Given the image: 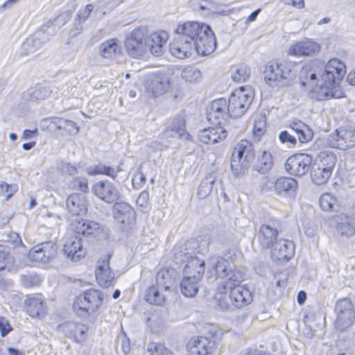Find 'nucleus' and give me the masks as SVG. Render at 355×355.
<instances>
[{
  "instance_id": "nucleus-1",
  "label": "nucleus",
  "mask_w": 355,
  "mask_h": 355,
  "mask_svg": "<svg viewBox=\"0 0 355 355\" xmlns=\"http://www.w3.org/2000/svg\"><path fill=\"white\" fill-rule=\"evenodd\" d=\"M346 73L345 64L337 58L330 60L324 67L318 66L306 81L317 101L338 98L343 96L340 83Z\"/></svg>"
},
{
  "instance_id": "nucleus-2",
  "label": "nucleus",
  "mask_w": 355,
  "mask_h": 355,
  "mask_svg": "<svg viewBox=\"0 0 355 355\" xmlns=\"http://www.w3.org/2000/svg\"><path fill=\"white\" fill-rule=\"evenodd\" d=\"M197 21H187L179 24L175 29V37L170 44L171 54L184 59L192 55L193 44L202 31V25Z\"/></svg>"
},
{
  "instance_id": "nucleus-3",
  "label": "nucleus",
  "mask_w": 355,
  "mask_h": 355,
  "mask_svg": "<svg viewBox=\"0 0 355 355\" xmlns=\"http://www.w3.org/2000/svg\"><path fill=\"white\" fill-rule=\"evenodd\" d=\"M295 67V62L291 61H270L265 67L264 80L271 87H288L295 80L297 76Z\"/></svg>"
},
{
  "instance_id": "nucleus-4",
  "label": "nucleus",
  "mask_w": 355,
  "mask_h": 355,
  "mask_svg": "<svg viewBox=\"0 0 355 355\" xmlns=\"http://www.w3.org/2000/svg\"><path fill=\"white\" fill-rule=\"evenodd\" d=\"M210 239L207 236H198L185 243L176 246L174 249L173 261L179 266V269L182 267L183 272H185L186 266L194 259H200L197 254H205L209 250Z\"/></svg>"
},
{
  "instance_id": "nucleus-5",
  "label": "nucleus",
  "mask_w": 355,
  "mask_h": 355,
  "mask_svg": "<svg viewBox=\"0 0 355 355\" xmlns=\"http://www.w3.org/2000/svg\"><path fill=\"white\" fill-rule=\"evenodd\" d=\"M211 267L215 271L216 278L222 279V285L218 288L220 293H226L229 288L240 285L244 279V275L229 260L217 257L211 259Z\"/></svg>"
},
{
  "instance_id": "nucleus-6",
  "label": "nucleus",
  "mask_w": 355,
  "mask_h": 355,
  "mask_svg": "<svg viewBox=\"0 0 355 355\" xmlns=\"http://www.w3.org/2000/svg\"><path fill=\"white\" fill-rule=\"evenodd\" d=\"M255 157L254 145L246 139H242L234 146L231 157V169L236 177L243 176Z\"/></svg>"
},
{
  "instance_id": "nucleus-7",
  "label": "nucleus",
  "mask_w": 355,
  "mask_h": 355,
  "mask_svg": "<svg viewBox=\"0 0 355 355\" xmlns=\"http://www.w3.org/2000/svg\"><path fill=\"white\" fill-rule=\"evenodd\" d=\"M205 261L194 259L186 266L184 276L180 283L182 293L187 297H192L198 291V282L205 272Z\"/></svg>"
},
{
  "instance_id": "nucleus-8",
  "label": "nucleus",
  "mask_w": 355,
  "mask_h": 355,
  "mask_svg": "<svg viewBox=\"0 0 355 355\" xmlns=\"http://www.w3.org/2000/svg\"><path fill=\"white\" fill-rule=\"evenodd\" d=\"M319 160L312 163L311 178L316 185L325 184L330 178L336 163V155L329 151L320 153Z\"/></svg>"
},
{
  "instance_id": "nucleus-9",
  "label": "nucleus",
  "mask_w": 355,
  "mask_h": 355,
  "mask_svg": "<svg viewBox=\"0 0 355 355\" xmlns=\"http://www.w3.org/2000/svg\"><path fill=\"white\" fill-rule=\"evenodd\" d=\"M103 295L96 289H89L80 294L76 299L73 309L74 312L86 317L95 313L102 305Z\"/></svg>"
},
{
  "instance_id": "nucleus-10",
  "label": "nucleus",
  "mask_w": 355,
  "mask_h": 355,
  "mask_svg": "<svg viewBox=\"0 0 355 355\" xmlns=\"http://www.w3.org/2000/svg\"><path fill=\"white\" fill-rule=\"evenodd\" d=\"M325 144L343 151L353 148L355 147V127L351 125L340 126L327 135Z\"/></svg>"
},
{
  "instance_id": "nucleus-11",
  "label": "nucleus",
  "mask_w": 355,
  "mask_h": 355,
  "mask_svg": "<svg viewBox=\"0 0 355 355\" xmlns=\"http://www.w3.org/2000/svg\"><path fill=\"white\" fill-rule=\"evenodd\" d=\"M254 96L250 88L241 87L234 90L229 98L227 103L228 112L231 118H237L243 116L251 103Z\"/></svg>"
},
{
  "instance_id": "nucleus-12",
  "label": "nucleus",
  "mask_w": 355,
  "mask_h": 355,
  "mask_svg": "<svg viewBox=\"0 0 355 355\" xmlns=\"http://www.w3.org/2000/svg\"><path fill=\"white\" fill-rule=\"evenodd\" d=\"M148 31L145 27L134 29L125 40L128 54L136 59L143 57L147 51Z\"/></svg>"
},
{
  "instance_id": "nucleus-13",
  "label": "nucleus",
  "mask_w": 355,
  "mask_h": 355,
  "mask_svg": "<svg viewBox=\"0 0 355 355\" xmlns=\"http://www.w3.org/2000/svg\"><path fill=\"white\" fill-rule=\"evenodd\" d=\"M337 318L335 327L338 331H343L349 328L355 321V310L352 301L349 298L338 300L335 306Z\"/></svg>"
},
{
  "instance_id": "nucleus-14",
  "label": "nucleus",
  "mask_w": 355,
  "mask_h": 355,
  "mask_svg": "<svg viewBox=\"0 0 355 355\" xmlns=\"http://www.w3.org/2000/svg\"><path fill=\"white\" fill-rule=\"evenodd\" d=\"M313 157L307 153H297L290 156L286 161L285 169L291 175L303 176L311 169Z\"/></svg>"
},
{
  "instance_id": "nucleus-15",
  "label": "nucleus",
  "mask_w": 355,
  "mask_h": 355,
  "mask_svg": "<svg viewBox=\"0 0 355 355\" xmlns=\"http://www.w3.org/2000/svg\"><path fill=\"white\" fill-rule=\"evenodd\" d=\"M216 48L215 35L209 25H202V31L193 44V51L202 56L212 53Z\"/></svg>"
},
{
  "instance_id": "nucleus-16",
  "label": "nucleus",
  "mask_w": 355,
  "mask_h": 355,
  "mask_svg": "<svg viewBox=\"0 0 355 355\" xmlns=\"http://www.w3.org/2000/svg\"><path fill=\"white\" fill-rule=\"evenodd\" d=\"M230 117L227 101L224 98L213 101L207 107V119L214 125L222 126Z\"/></svg>"
},
{
  "instance_id": "nucleus-17",
  "label": "nucleus",
  "mask_w": 355,
  "mask_h": 355,
  "mask_svg": "<svg viewBox=\"0 0 355 355\" xmlns=\"http://www.w3.org/2000/svg\"><path fill=\"white\" fill-rule=\"evenodd\" d=\"M58 246L52 241H46L31 248L28 252V258L35 262L48 263L51 261L58 254Z\"/></svg>"
},
{
  "instance_id": "nucleus-18",
  "label": "nucleus",
  "mask_w": 355,
  "mask_h": 355,
  "mask_svg": "<svg viewBox=\"0 0 355 355\" xmlns=\"http://www.w3.org/2000/svg\"><path fill=\"white\" fill-rule=\"evenodd\" d=\"M94 195L108 204L116 202L121 198V192L118 187L108 180L95 183L92 188Z\"/></svg>"
},
{
  "instance_id": "nucleus-19",
  "label": "nucleus",
  "mask_w": 355,
  "mask_h": 355,
  "mask_svg": "<svg viewBox=\"0 0 355 355\" xmlns=\"http://www.w3.org/2000/svg\"><path fill=\"white\" fill-rule=\"evenodd\" d=\"M169 86V77L165 71L152 73L148 76L145 81L146 89L152 93L154 98L164 94Z\"/></svg>"
},
{
  "instance_id": "nucleus-20",
  "label": "nucleus",
  "mask_w": 355,
  "mask_h": 355,
  "mask_svg": "<svg viewBox=\"0 0 355 355\" xmlns=\"http://www.w3.org/2000/svg\"><path fill=\"white\" fill-rule=\"evenodd\" d=\"M336 229L343 237L349 238L355 234V209L340 212L334 216Z\"/></svg>"
},
{
  "instance_id": "nucleus-21",
  "label": "nucleus",
  "mask_w": 355,
  "mask_h": 355,
  "mask_svg": "<svg viewBox=\"0 0 355 355\" xmlns=\"http://www.w3.org/2000/svg\"><path fill=\"white\" fill-rule=\"evenodd\" d=\"M57 328L76 343H83L87 339L88 327L85 324L68 321L59 324Z\"/></svg>"
},
{
  "instance_id": "nucleus-22",
  "label": "nucleus",
  "mask_w": 355,
  "mask_h": 355,
  "mask_svg": "<svg viewBox=\"0 0 355 355\" xmlns=\"http://www.w3.org/2000/svg\"><path fill=\"white\" fill-rule=\"evenodd\" d=\"M114 218L123 227L132 226L136 220V211L128 203L121 201L114 203L112 209Z\"/></svg>"
},
{
  "instance_id": "nucleus-23",
  "label": "nucleus",
  "mask_w": 355,
  "mask_h": 355,
  "mask_svg": "<svg viewBox=\"0 0 355 355\" xmlns=\"http://www.w3.org/2000/svg\"><path fill=\"white\" fill-rule=\"evenodd\" d=\"M74 232L78 234L91 236L99 239L103 234V227L96 221L76 219L72 224Z\"/></svg>"
},
{
  "instance_id": "nucleus-24",
  "label": "nucleus",
  "mask_w": 355,
  "mask_h": 355,
  "mask_svg": "<svg viewBox=\"0 0 355 355\" xmlns=\"http://www.w3.org/2000/svg\"><path fill=\"white\" fill-rule=\"evenodd\" d=\"M46 28H41L31 37H28L21 45L20 52L23 55L34 53L42 44L49 41V37L46 35Z\"/></svg>"
},
{
  "instance_id": "nucleus-25",
  "label": "nucleus",
  "mask_w": 355,
  "mask_h": 355,
  "mask_svg": "<svg viewBox=\"0 0 355 355\" xmlns=\"http://www.w3.org/2000/svg\"><path fill=\"white\" fill-rule=\"evenodd\" d=\"M271 248V257L274 260L288 261L295 254V244L292 241L280 239Z\"/></svg>"
},
{
  "instance_id": "nucleus-26",
  "label": "nucleus",
  "mask_w": 355,
  "mask_h": 355,
  "mask_svg": "<svg viewBox=\"0 0 355 355\" xmlns=\"http://www.w3.org/2000/svg\"><path fill=\"white\" fill-rule=\"evenodd\" d=\"M64 254L73 261H78L85 255L81 239L78 236L68 238L63 247Z\"/></svg>"
},
{
  "instance_id": "nucleus-27",
  "label": "nucleus",
  "mask_w": 355,
  "mask_h": 355,
  "mask_svg": "<svg viewBox=\"0 0 355 355\" xmlns=\"http://www.w3.org/2000/svg\"><path fill=\"white\" fill-rule=\"evenodd\" d=\"M277 229L270 224H263L260 226L257 239L262 249H269L279 240Z\"/></svg>"
},
{
  "instance_id": "nucleus-28",
  "label": "nucleus",
  "mask_w": 355,
  "mask_h": 355,
  "mask_svg": "<svg viewBox=\"0 0 355 355\" xmlns=\"http://www.w3.org/2000/svg\"><path fill=\"white\" fill-rule=\"evenodd\" d=\"M198 137L201 142L211 145L224 140L227 137V130L219 125L209 127L200 130Z\"/></svg>"
},
{
  "instance_id": "nucleus-29",
  "label": "nucleus",
  "mask_w": 355,
  "mask_h": 355,
  "mask_svg": "<svg viewBox=\"0 0 355 355\" xmlns=\"http://www.w3.org/2000/svg\"><path fill=\"white\" fill-rule=\"evenodd\" d=\"M229 298L234 307L241 309L250 304L252 300L250 290L239 285L229 288Z\"/></svg>"
},
{
  "instance_id": "nucleus-30",
  "label": "nucleus",
  "mask_w": 355,
  "mask_h": 355,
  "mask_svg": "<svg viewBox=\"0 0 355 355\" xmlns=\"http://www.w3.org/2000/svg\"><path fill=\"white\" fill-rule=\"evenodd\" d=\"M320 50L319 44L311 40L306 39L292 45L288 50V54L295 56H312Z\"/></svg>"
},
{
  "instance_id": "nucleus-31",
  "label": "nucleus",
  "mask_w": 355,
  "mask_h": 355,
  "mask_svg": "<svg viewBox=\"0 0 355 355\" xmlns=\"http://www.w3.org/2000/svg\"><path fill=\"white\" fill-rule=\"evenodd\" d=\"M214 343L207 337L199 336L190 340L187 345L191 355H207L211 353Z\"/></svg>"
},
{
  "instance_id": "nucleus-32",
  "label": "nucleus",
  "mask_w": 355,
  "mask_h": 355,
  "mask_svg": "<svg viewBox=\"0 0 355 355\" xmlns=\"http://www.w3.org/2000/svg\"><path fill=\"white\" fill-rule=\"evenodd\" d=\"M275 158L272 153L269 150L259 151L257 160L253 165V169L261 175L269 173L274 167Z\"/></svg>"
},
{
  "instance_id": "nucleus-33",
  "label": "nucleus",
  "mask_w": 355,
  "mask_h": 355,
  "mask_svg": "<svg viewBox=\"0 0 355 355\" xmlns=\"http://www.w3.org/2000/svg\"><path fill=\"white\" fill-rule=\"evenodd\" d=\"M298 183L293 178L281 177L274 183V188L276 193L280 196L294 197L296 193Z\"/></svg>"
},
{
  "instance_id": "nucleus-34",
  "label": "nucleus",
  "mask_w": 355,
  "mask_h": 355,
  "mask_svg": "<svg viewBox=\"0 0 355 355\" xmlns=\"http://www.w3.org/2000/svg\"><path fill=\"white\" fill-rule=\"evenodd\" d=\"M67 209L69 213L75 216L84 215L87 211V201L81 194H71L66 201Z\"/></svg>"
},
{
  "instance_id": "nucleus-35",
  "label": "nucleus",
  "mask_w": 355,
  "mask_h": 355,
  "mask_svg": "<svg viewBox=\"0 0 355 355\" xmlns=\"http://www.w3.org/2000/svg\"><path fill=\"white\" fill-rule=\"evenodd\" d=\"M186 121L182 116L174 118L170 124L160 133L161 139H168L170 137H182L185 135Z\"/></svg>"
},
{
  "instance_id": "nucleus-36",
  "label": "nucleus",
  "mask_w": 355,
  "mask_h": 355,
  "mask_svg": "<svg viewBox=\"0 0 355 355\" xmlns=\"http://www.w3.org/2000/svg\"><path fill=\"white\" fill-rule=\"evenodd\" d=\"M288 128L293 135H296L300 144H306L311 141L313 137V132L311 128L302 121H291Z\"/></svg>"
},
{
  "instance_id": "nucleus-37",
  "label": "nucleus",
  "mask_w": 355,
  "mask_h": 355,
  "mask_svg": "<svg viewBox=\"0 0 355 355\" xmlns=\"http://www.w3.org/2000/svg\"><path fill=\"white\" fill-rule=\"evenodd\" d=\"M72 12L67 10L62 12L58 16L53 19H50L48 23L44 24L42 28H46V35H49V39L54 35L57 31L65 25L71 18Z\"/></svg>"
},
{
  "instance_id": "nucleus-38",
  "label": "nucleus",
  "mask_w": 355,
  "mask_h": 355,
  "mask_svg": "<svg viewBox=\"0 0 355 355\" xmlns=\"http://www.w3.org/2000/svg\"><path fill=\"white\" fill-rule=\"evenodd\" d=\"M26 309L32 318H43L46 315V306L40 297H31L26 300Z\"/></svg>"
},
{
  "instance_id": "nucleus-39",
  "label": "nucleus",
  "mask_w": 355,
  "mask_h": 355,
  "mask_svg": "<svg viewBox=\"0 0 355 355\" xmlns=\"http://www.w3.org/2000/svg\"><path fill=\"white\" fill-rule=\"evenodd\" d=\"M100 55L104 58L113 59L121 53V46L118 40L112 38L103 42L99 46Z\"/></svg>"
},
{
  "instance_id": "nucleus-40",
  "label": "nucleus",
  "mask_w": 355,
  "mask_h": 355,
  "mask_svg": "<svg viewBox=\"0 0 355 355\" xmlns=\"http://www.w3.org/2000/svg\"><path fill=\"white\" fill-rule=\"evenodd\" d=\"M163 289L157 284L149 286L145 291V300L150 304L162 305L166 299V296L161 293Z\"/></svg>"
},
{
  "instance_id": "nucleus-41",
  "label": "nucleus",
  "mask_w": 355,
  "mask_h": 355,
  "mask_svg": "<svg viewBox=\"0 0 355 355\" xmlns=\"http://www.w3.org/2000/svg\"><path fill=\"white\" fill-rule=\"evenodd\" d=\"M175 275V272L173 270H160L157 273L156 282L159 286L163 288L165 291H173L174 288L172 277Z\"/></svg>"
},
{
  "instance_id": "nucleus-42",
  "label": "nucleus",
  "mask_w": 355,
  "mask_h": 355,
  "mask_svg": "<svg viewBox=\"0 0 355 355\" xmlns=\"http://www.w3.org/2000/svg\"><path fill=\"white\" fill-rule=\"evenodd\" d=\"M52 90L47 86H39L29 89L26 95V99L30 102H37L45 100L51 96Z\"/></svg>"
},
{
  "instance_id": "nucleus-43",
  "label": "nucleus",
  "mask_w": 355,
  "mask_h": 355,
  "mask_svg": "<svg viewBox=\"0 0 355 355\" xmlns=\"http://www.w3.org/2000/svg\"><path fill=\"white\" fill-rule=\"evenodd\" d=\"M216 182V175L214 173H211L201 181L200 184L197 195L200 198L204 199L207 198L213 189V185Z\"/></svg>"
},
{
  "instance_id": "nucleus-44",
  "label": "nucleus",
  "mask_w": 355,
  "mask_h": 355,
  "mask_svg": "<svg viewBox=\"0 0 355 355\" xmlns=\"http://www.w3.org/2000/svg\"><path fill=\"white\" fill-rule=\"evenodd\" d=\"M318 66L324 67V62L320 60H315L310 62L302 67L300 74V83L303 86L306 85V81L309 78V75L312 71H315V69H317Z\"/></svg>"
},
{
  "instance_id": "nucleus-45",
  "label": "nucleus",
  "mask_w": 355,
  "mask_h": 355,
  "mask_svg": "<svg viewBox=\"0 0 355 355\" xmlns=\"http://www.w3.org/2000/svg\"><path fill=\"white\" fill-rule=\"evenodd\" d=\"M98 272L96 274V280L100 286L103 288H109L113 285L114 275L111 271L105 270L104 266H99L98 267Z\"/></svg>"
},
{
  "instance_id": "nucleus-46",
  "label": "nucleus",
  "mask_w": 355,
  "mask_h": 355,
  "mask_svg": "<svg viewBox=\"0 0 355 355\" xmlns=\"http://www.w3.org/2000/svg\"><path fill=\"white\" fill-rule=\"evenodd\" d=\"M250 70L245 64L237 66L232 72L231 77L234 82L241 83L245 81L250 76Z\"/></svg>"
},
{
  "instance_id": "nucleus-47",
  "label": "nucleus",
  "mask_w": 355,
  "mask_h": 355,
  "mask_svg": "<svg viewBox=\"0 0 355 355\" xmlns=\"http://www.w3.org/2000/svg\"><path fill=\"white\" fill-rule=\"evenodd\" d=\"M148 352L150 355H173L163 344L154 342L148 345Z\"/></svg>"
},
{
  "instance_id": "nucleus-48",
  "label": "nucleus",
  "mask_w": 355,
  "mask_h": 355,
  "mask_svg": "<svg viewBox=\"0 0 355 355\" xmlns=\"http://www.w3.org/2000/svg\"><path fill=\"white\" fill-rule=\"evenodd\" d=\"M20 282L24 286L30 288L39 285L41 279L36 274L21 275Z\"/></svg>"
},
{
  "instance_id": "nucleus-49",
  "label": "nucleus",
  "mask_w": 355,
  "mask_h": 355,
  "mask_svg": "<svg viewBox=\"0 0 355 355\" xmlns=\"http://www.w3.org/2000/svg\"><path fill=\"white\" fill-rule=\"evenodd\" d=\"M182 77L187 82H196L201 77V72L196 68L188 67L182 71Z\"/></svg>"
},
{
  "instance_id": "nucleus-50",
  "label": "nucleus",
  "mask_w": 355,
  "mask_h": 355,
  "mask_svg": "<svg viewBox=\"0 0 355 355\" xmlns=\"http://www.w3.org/2000/svg\"><path fill=\"white\" fill-rule=\"evenodd\" d=\"M203 236H207L210 239V243L213 242L217 247L227 246L231 242V239L229 235L225 232H217L214 239H211L209 236L204 235Z\"/></svg>"
},
{
  "instance_id": "nucleus-51",
  "label": "nucleus",
  "mask_w": 355,
  "mask_h": 355,
  "mask_svg": "<svg viewBox=\"0 0 355 355\" xmlns=\"http://www.w3.org/2000/svg\"><path fill=\"white\" fill-rule=\"evenodd\" d=\"M336 198L330 193H324L320 198V205L324 211H329L334 209Z\"/></svg>"
},
{
  "instance_id": "nucleus-52",
  "label": "nucleus",
  "mask_w": 355,
  "mask_h": 355,
  "mask_svg": "<svg viewBox=\"0 0 355 355\" xmlns=\"http://www.w3.org/2000/svg\"><path fill=\"white\" fill-rule=\"evenodd\" d=\"M168 38L167 33L162 31L160 33H154L150 35L147 40V44L150 45H164Z\"/></svg>"
},
{
  "instance_id": "nucleus-53",
  "label": "nucleus",
  "mask_w": 355,
  "mask_h": 355,
  "mask_svg": "<svg viewBox=\"0 0 355 355\" xmlns=\"http://www.w3.org/2000/svg\"><path fill=\"white\" fill-rule=\"evenodd\" d=\"M279 139L282 144H286L288 147L295 146L297 144L296 137L291 131L282 130L279 134Z\"/></svg>"
},
{
  "instance_id": "nucleus-54",
  "label": "nucleus",
  "mask_w": 355,
  "mask_h": 355,
  "mask_svg": "<svg viewBox=\"0 0 355 355\" xmlns=\"http://www.w3.org/2000/svg\"><path fill=\"white\" fill-rule=\"evenodd\" d=\"M61 128L70 135H76L79 132V127L71 120L64 119L61 122Z\"/></svg>"
},
{
  "instance_id": "nucleus-55",
  "label": "nucleus",
  "mask_w": 355,
  "mask_h": 355,
  "mask_svg": "<svg viewBox=\"0 0 355 355\" xmlns=\"http://www.w3.org/2000/svg\"><path fill=\"white\" fill-rule=\"evenodd\" d=\"M220 295L216 297L217 304L223 311H232L233 310L234 306L230 302L229 296L223 295V293H220Z\"/></svg>"
},
{
  "instance_id": "nucleus-56",
  "label": "nucleus",
  "mask_w": 355,
  "mask_h": 355,
  "mask_svg": "<svg viewBox=\"0 0 355 355\" xmlns=\"http://www.w3.org/2000/svg\"><path fill=\"white\" fill-rule=\"evenodd\" d=\"M93 10L94 6L92 4H87L85 8L80 9L78 12L75 16V19L85 24Z\"/></svg>"
},
{
  "instance_id": "nucleus-57",
  "label": "nucleus",
  "mask_w": 355,
  "mask_h": 355,
  "mask_svg": "<svg viewBox=\"0 0 355 355\" xmlns=\"http://www.w3.org/2000/svg\"><path fill=\"white\" fill-rule=\"evenodd\" d=\"M266 125V122L261 118L254 120L253 133L254 137H258V139L264 134Z\"/></svg>"
},
{
  "instance_id": "nucleus-58",
  "label": "nucleus",
  "mask_w": 355,
  "mask_h": 355,
  "mask_svg": "<svg viewBox=\"0 0 355 355\" xmlns=\"http://www.w3.org/2000/svg\"><path fill=\"white\" fill-rule=\"evenodd\" d=\"M10 259L9 250L0 245V271L3 270Z\"/></svg>"
},
{
  "instance_id": "nucleus-59",
  "label": "nucleus",
  "mask_w": 355,
  "mask_h": 355,
  "mask_svg": "<svg viewBox=\"0 0 355 355\" xmlns=\"http://www.w3.org/2000/svg\"><path fill=\"white\" fill-rule=\"evenodd\" d=\"M73 184L75 187L83 193H87L89 191L88 181L85 178H76L73 179Z\"/></svg>"
},
{
  "instance_id": "nucleus-60",
  "label": "nucleus",
  "mask_w": 355,
  "mask_h": 355,
  "mask_svg": "<svg viewBox=\"0 0 355 355\" xmlns=\"http://www.w3.org/2000/svg\"><path fill=\"white\" fill-rule=\"evenodd\" d=\"M84 24L74 18L72 27L69 31V36L71 38L76 37L83 31Z\"/></svg>"
},
{
  "instance_id": "nucleus-61",
  "label": "nucleus",
  "mask_w": 355,
  "mask_h": 355,
  "mask_svg": "<svg viewBox=\"0 0 355 355\" xmlns=\"http://www.w3.org/2000/svg\"><path fill=\"white\" fill-rule=\"evenodd\" d=\"M6 241L12 243L14 247H18L23 245L19 234L14 232H9L7 234Z\"/></svg>"
},
{
  "instance_id": "nucleus-62",
  "label": "nucleus",
  "mask_w": 355,
  "mask_h": 355,
  "mask_svg": "<svg viewBox=\"0 0 355 355\" xmlns=\"http://www.w3.org/2000/svg\"><path fill=\"white\" fill-rule=\"evenodd\" d=\"M146 181L145 175L139 169L137 173L132 178V186L135 189H139L141 185L146 183Z\"/></svg>"
},
{
  "instance_id": "nucleus-63",
  "label": "nucleus",
  "mask_w": 355,
  "mask_h": 355,
  "mask_svg": "<svg viewBox=\"0 0 355 355\" xmlns=\"http://www.w3.org/2000/svg\"><path fill=\"white\" fill-rule=\"evenodd\" d=\"M12 328L11 327L8 320L4 318L0 317V333L2 337H5L7 336L11 331Z\"/></svg>"
},
{
  "instance_id": "nucleus-64",
  "label": "nucleus",
  "mask_w": 355,
  "mask_h": 355,
  "mask_svg": "<svg viewBox=\"0 0 355 355\" xmlns=\"http://www.w3.org/2000/svg\"><path fill=\"white\" fill-rule=\"evenodd\" d=\"M146 146L150 150L151 152L155 153L157 151H162L166 148V146L159 141H148Z\"/></svg>"
}]
</instances>
